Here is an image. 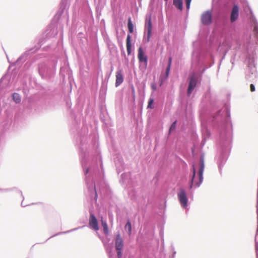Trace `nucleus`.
Instances as JSON below:
<instances>
[{"label": "nucleus", "instance_id": "obj_1", "mask_svg": "<svg viewBox=\"0 0 258 258\" xmlns=\"http://www.w3.org/2000/svg\"><path fill=\"white\" fill-rule=\"evenodd\" d=\"M115 247L117 251V258L122 257V250L123 247V241L119 233L117 234L115 241Z\"/></svg>", "mask_w": 258, "mask_h": 258}, {"label": "nucleus", "instance_id": "obj_2", "mask_svg": "<svg viewBox=\"0 0 258 258\" xmlns=\"http://www.w3.org/2000/svg\"><path fill=\"white\" fill-rule=\"evenodd\" d=\"M178 200L182 207L185 208L187 207V198L186 192L183 188H180L177 194Z\"/></svg>", "mask_w": 258, "mask_h": 258}, {"label": "nucleus", "instance_id": "obj_3", "mask_svg": "<svg viewBox=\"0 0 258 258\" xmlns=\"http://www.w3.org/2000/svg\"><path fill=\"white\" fill-rule=\"evenodd\" d=\"M201 22L205 25H209L212 22V13L210 11L203 13L201 15Z\"/></svg>", "mask_w": 258, "mask_h": 258}, {"label": "nucleus", "instance_id": "obj_4", "mask_svg": "<svg viewBox=\"0 0 258 258\" xmlns=\"http://www.w3.org/2000/svg\"><path fill=\"white\" fill-rule=\"evenodd\" d=\"M145 28L147 31V42H149L150 41V38L152 36V24L151 16L146 19Z\"/></svg>", "mask_w": 258, "mask_h": 258}, {"label": "nucleus", "instance_id": "obj_5", "mask_svg": "<svg viewBox=\"0 0 258 258\" xmlns=\"http://www.w3.org/2000/svg\"><path fill=\"white\" fill-rule=\"evenodd\" d=\"M197 83V78L196 77L195 74L190 75L189 76V82L188 87L187 89V94L189 95L191 92L194 90L196 87Z\"/></svg>", "mask_w": 258, "mask_h": 258}, {"label": "nucleus", "instance_id": "obj_6", "mask_svg": "<svg viewBox=\"0 0 258 258\" xmlns=\"http://www.w3.org/2000/svg\"><path fill=\"white\" fill-rule=\"evenodd\" d=\"M89 225L91 228L96 231L99 229L97 220L93 214L90 215Z\"/></svg>", "mask_w": 258, "mask_h": 258}, {"label": "nucleus", "instance_id": "obj_7", "mask_svg": "<svg viewBox=\"0 0 258 258\" xmlns=\"http://www.w3.org/2000/svg\"><path fill=\"white\" fill-rule=\"evenodd\" d=\"M239 7L237 5H234L232 8L230 14V21L233 23L235 22L238 18Z\"/></svg>", "mask_w": 258, "mask_h": 258}, {"label": "nucleus", "instance_id": "obj_8", "mask_svg": "<svg viewBox=\"0 0 258 258\" xmlns=\"http://www.w3.org/2000/svg\"><path fill=\"white\" fill-rule=\"evenodd\" d=\"M138 59L140 62H144L145 66H147L148 62L147 56L144 55L141 47H140L138 49Z\"/></svg>", "mask_w": 258, "mask_h": 258}, {"label": "nucleus", "instance_id": "obj_9", "mask_svg": "<svg viewBox=\"0 0 258 258\" xmlns=\"http://www.w3.org/2000/svg\"><path fill=\"white\" fill-rule=\"evenodd\" d=\"M204 170V163L203 160H201V165H200V168L199 169V182H197L196 183V186H199L201 184V183L202 182L203 180V172Z\"/></svg>", "mask_w": 258, "mask_h": 258}, {"label": "nucleus", "instance_id": "obj_10", "mask_svg": "<svg viewBox=\"0 0 258 258\" xmlns=\"http://www.w3.org/2000/svg\"><path fill=\"white\" fill-rule=\"evenodd\" d=\"M116 82L115 86L117 87L120 85L123 81V75L122 74V71L121 70H118L116 73Z\"/></svg>", "mask_w": 258, "mask_h": 258}, {"label": "nucleus", "instance_id": "obj_11", "mask_svg": "<svg viewBox=\"0 0 258 258\" xmlns=\"http://www.w3.org/2000/svg\"><path fill=\"white\" fill-rule=\"evenodd\" d=\"M131 36L128 34L126 38V50L128 55H130L131 53Z\"/></svg>", "mask_w": 258, "mask_h": 258}, {"label": "nucleus", "instance_id": "obj_12", "mask_svg": "<svg viewBox=\"0 0 258 258\" xmlns=\"http://www.w3.org/2000/svg\"><path fill=\"white\" fill-rule=\"evenodd\" d=\"M173 5L180 11H182L183 8L182 0H173Z\"/></svg>", "mask_w": 258, "mask_h": 258}, {"label": "nucleus", "instance_id": "obj_13", "mask_svg": "<svg viewBox=\"0 0 258 258\" xmlns=\"http://www.w3.org/2000/svg\"><path fill=\"white\" fill-rule=\"evenodd\" d=\"M100 221L101 222L102 226H103V231H104V233L105 234H108L109 232V229H108L107 224L106 222L103 220V218L102 217H101Z\"/></svg>", "mask_w": 258, "mask_h": 258}, {"label": "nucleus", "instance_id": "obj_14", "mask_svg": "<svg viewBox=\"0 0 258 258\" xmlns=\"http://www.w3.org/2000/svg\"><path fill=\"white\" fill-rule=\"evenodd\" d=\"M127 27L130 33H132L134 31V25L131 21V19L130 18L128 20Z\"/></svg>", "mask_w": 258, "mask_h": 258}, {"label": "nucleus", "instance_id": "obj_15", "mask_svg": "<svg viewBox=\"0 0 258 258\" xmlns=\"http://www.w3.org/2000/svg\"><path fill=\"white\" fill-rule=\"evenodd\" d=\"M13 99L16 103H19L21 101V97L20 95L17 93L13 94Z\"/></svg>", "mask_w": 258, "mask_h": 258}, {"label": "nucleus", "instance_id": "obj_16", "mask_svg": "<svg viewBox=\"0 0 258 258\" xmlns=\"http://www.w3.org/2000/svg\"><path fill=\"white\" fill-rule=\"evenodd\" d=\"M125 228L128 229V235H130L132 233V226L130 221H127L126 223L125 226Z\"/></svg>", "mask_w": 258, "mask_h": 258}, {"label": "nucleus", "instance_id": "obj_17", "mask_svg": "<svg viewBox=\"0 0 258 258\" xmlns=\"http://www.w3.org/2000/svg\"><path fill=\"white\" fill-rule=\"evenodd\" d=\"M195 175H196V169L194 167L193 168L192 177L191 179V181H190L191 183H190V187H189L190 188H191L194 185V179L195 177Z\"/></svg>", "mask_w": 258, "mask_h": 258}, {"label": "nucleus", "instance_id": "obj_18", "mask_svg": "<svg viewBox=\"0 0 258 258\" xmlns=\"http://www.w3.org/2000/svg\"><path fill=\"white\" fill-rule=\"evenodd\" d=\"M153 103H154V99L151 98H150L148 103L147 107L149 108H151V109L153 108H154Z\"/></svg>", "mask_w": 258, "mask_h": 258}, {"label": "nucleus", "instance_id": "obj_19", "mask_svg": "<svg viewBox=\"0 0 258 258\" xmlns=\"http://www.w3.org/2000/svg\"><path fill=\"white\" fill-rule=\"evenodd\" d=\"M176 121H175L170 126V132H171L172 130H173L176 127Z\"/></svg>", "mask_w": 258, "mask_h": 258}, {"label": "nucleus", "instance_id": "obj_20", "mask_svg": "<svg viewBox=\"0 0 258 258\" xmlns=\"http://www.w3.org/2000/svg\"><path fill=\"white\" fill-rule=\"evenodd\" d=\"M191 0H185L186 6L187 10L189 9Z\"/></svg>", "mask_w": 258, "mask_h": 258}, {"label": "nucleus", "instance_id": "obj_21", "mask_svg": "<svg viewBox=\"0 0 258 258\" xmlns=\"http://www.w3.org/2000/svg\"><path fill=\"white\" fill-rule=\"evenodd\" d=\"M170 68H171V67L167 66V67L166 68V78H167L168 77L169 73V72L170 70Z\"/></svg>", "mask_w": 258, "mask_h": 258}, {"label": "nucleus", "instance_id": "obj_22", "mask_svg": "<svg viewBox=\"0 0 258 258\" xmlns=\"http://www.w3.org/2000/svg\"><path fill=\"white\" fill-rule=\"evenodd\" d=\"M250 89L251 92H254L255 91V87L253 84L250 85Z\"/></svg>", "mask_w": 258, "mask_h": 258}, {"label": "nucleus", "instance_id": "obj_23", "mask_svg": "<svg viewBox=\"0 0 258 258\" xmlns=\"http://www.w3.org/2000/svg\"><path fill=\"white\" fill-rule=\"evenodd\" d=\"M171 62H172V58L170 57L169 58V59H168V66H170L171 67Z\"/></svg>", "mask_w": 258, "mask_h": 258}, {"label": "nucleus", "instance_id": "obj_24", "mask_svg": "<svg viewBox=\"0 0 258 258\" xmlns=\"http://www.w3.org/2000/svg\"><path fill=\"white\" fill-rule=\"evenodd\" d=\"M256 258H258V249L256 248Z\"/></svg>", "mask_w": 258, "mask_h": 258}, {"label": "nucleus", "instance_id": "obj_25", "mask_svg": "<svg viewBox=\"0 0 258 258\" xmlns=\"http://www.w3.org/2000/svg\"><path fill=\"white\" fill-rule=\"evenodd\" d=\"M152 89H153L154 90H155L156 89V86H155L154 85H153L152 86Z\"/></svg>", "mask_w": 258, "mask_h": 258}, {"label": "nucleus", "instance_id": "obj_26", "mask_svg": "<svg viewBox=\"0 0 258 258\" xmlns=\"http://www.w3.org/2000/svg\"><path fill=\"white\" fill-rule=\"evenodd\" d=\"M133 93L134 94L135 93V89H134V87H133Z\"/></svg>", "mask_w": 258, "mask_h": 258}, {"label": "nucleus", "instance_id": "obj_27", "mask_svg": "<svg viewBox=\"0 0 258 258\" xmlns=\"http://www.w3.org/2000/svg\"><path fill=\"white\" fill-rule=\"evenodd\" d=\"M164 1L167 3L168 0H164Z\"/></svg>", "mask_w": 258, "mask_h": 258}]
</instances>
